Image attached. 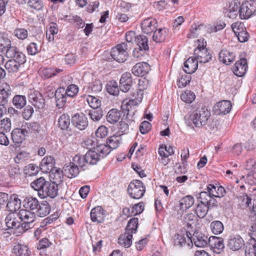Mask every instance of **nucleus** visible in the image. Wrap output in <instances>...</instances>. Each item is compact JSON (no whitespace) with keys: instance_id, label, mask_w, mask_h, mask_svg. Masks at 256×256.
I'll use <instances>...</instances> for the list:
<instances>
[{"instance_id":"obj_1","label":"nucleus","mask_w":256,"mask_h":256,"mask_svg":"<svg viewBox=\"0 0 256 256\" xmlns=\"http://www.w3.org/2000/svg\"><path fill=\"white\" fill-rule=\"evenodd\" d=\"M210 116V112L204 108H198L194 110L188 118V122L194 124L195 127L200 128L207 124Z\"/></svg>"},{"instance_id":"obj_2","label":"nucleus","mask_w":256,"mask_h":256,"mask_svg":"<svg viewBox=\"0 0 256 256\" xmlns=\"http://www.w3.org/2000/svg\"><path fill=\"white\" fill-rule=\"evenodd\" d=\"M144 92L136 89L130 94L128 102L122 105V108L128 116L131 115L130 112L132 108L140 103L143 98Z\"/></svg>"},{"instance_id":"obj_3","label":"nucleus","mask_w":256,"mask_h":256,"mask_svg":"<svg viewBox=\"0 0 256 256\" xmlns=\"http://www.w3.org/2000/svg\"><path fill=\"white\" fill-rule=\"evenodd\" d=\"M256 12V1L246 0L243 2L238 10L239 16L242 20H246Z\"/></svg>"},{"instance_id":"obj_4","label":"nucleus","mask_w":256,"mask_h":256,"mask_svg":"<svg viewBox=\"0 0 256 256\" xmlns=\"http://www.w3.org/2000/svg\"><path fill=\"white\" fill-rule=\"evenodd\" d=\"M146 191L144 184L140 180H133L130 182L128 188L130 196L134 199H140L142 198Z\"/></svg>"},{"instance_id":"obj_5","label":"nucleus","mask_w":256,"mask_h":256,"mask_svg":"<svg viewBox=\"0 0 256 256\" xmlns=\"http://www.w3.org/2000/svg\"><path fill=\"white\" fill-rule=\"evenodd\" d=\"M126 44L123 42L113 48L110 52L112 58L118 62H125L128 57V54L126 51Z\"/></svg>"},{"instance_id":"obj_6","label":"nucleus","mask_w":256,"mask_h":256,"mask_svg":"<svg viewBox=\"0 0 256 256\" xmlns=\"http://www.w3.org/2000/svg\"><path fill=\"white\" fill-rule=\"evenodd\" d=\"M206 42H204L203 40L202 44H199L194 50V54L195 58L198 60V62L200 63L205 64L212 59V56L206 48Z\"/></svg>"},{"instance_id":"obj_7","label":"nucleus","mask_w":256,"mask_h":256,"mask_svg":"<svg viewBox=\"0 0 256 256\" xmlns=\"http://www.w3.org/2000/svg\"><path fill=\"white\" fill-rule=\"evenodd\" d=\"M58 185L56 182H50L46 180L45 182L39 192L38 196L42 198L49 196L54 198L58 195Z\"/></svg>"},{"instance_id":"obj_8","label":"nucleus","mask_w":256,"mask_h":256,"mask_svg":"<svg viewBox=\"0 0 256 256\" xmlns=\"http://www.w3.org/2000/svg\"><path fill=\"white\" fill-rule=\"evenodd\" d=\"M18 216L20 222H22V227L26 230L30 228V224L35 221L36 218V212L22 209L18 212Z\"/></svg>"},{"instance_id":"obj_9","label":"nucleus","mask_w":256,"mask_h":256,"mask_svg":"<svg viewBox=\"0 0 256 256\" xmlns=\"http://www.w3.org/2000/svg\"><path fill=\"white\" fill-rule=\"evenodd\" d=\"M138 50L136 48L133 51V56L134 58H138L140 56H142V52L148 50V38L144 35L140 34L136 38Z\"/></svg>"},{"instance_id":"obj_10","label":"nucleus","mask_w":256,"mask_h":256,"mask_svg":"<svg viewBox=\"0 0 256 256\" xmlns=\"http://www.w3.org/2000/svg\"><path fill=\"white\" fill-rule=\"evenodd\" d=\"M29 102L36 109L42 110L46 106V100L42 94L38 91L31 92L28 96Z\"/></svg>"},{"instance_id":"obj_11","label":"nucleus","mask_w":256,"mask_h":256,"mask_svg":"<svg viewBox=\"0 0 256 256\" xmlns=\"http://www.w3.org/2000/svg\"><path fill=\"white\" fill-rule=\"evenodd\" d=\"M0 197L2 202H6L8 200V194L4 192H0ZM21 204L20 200L16 194H12L8 198L6 206L10 212H16L19 209Z\"/></svg>"},{"instance_id":"obj_12","label":"nucleus","mask_w":256,"mask_h":256,"mask_svg":"<svg viewBox=\"0 0 256 256\" xmlns=\"http://www.w3.org/2000/svg\"><path fill=\"white\" fill-rule=\"evenodd\" d=\"M174 245L179 247H182L186 244L188 246L192 245V234L189 232H186L182 234H176L174 237Z\"/></svg>"},{"instance_id":"obj_13","label":"nucleus","mask_w":256,"mask_h":256,"mask_svg":"<svg viewBox=\"0 0 256 256\" xmlns=\"http://www.w3.org/2000/svg\"><path fill=\"white\" fill-rule=\"evenodd\" d=\"M12 93V88L7 83L3 84L0 87V106L6 108Z\"/></svg>"},{"instance_id":"obj_14","label":"nucleus","mask_w":256,"mask_h":256,"mask_svg":"<svg viewBox=\"0 0 256 256\" xmlns=\"http://www.w3.org/2000/svg\"><path fill=\"white\" fill-rule=\"evenodd\" d=\"M132 80L130 72L123 74L120 80V90L124 92H128L132 89Z\"/></svg>"},{"instance_id":"obj_15","label":"nucleus","mask_w":256,"mask_h":256,"mask_svg":"<svg viewBox=\"0 0 256 256\" xmlns=\"http://www.w3.org/2000/svg\"><path fill=\"white\" fill-rule=\"evenodd\" d=\"M209 246L216 254H220L224 250V244L222 238L216 236H210L208 238Z\"/></svg>"},{"instance_id":"obj_16","label":"nucleus","mask_w":256,"mask_h":256,"mask_svg":"<svg viewBox=\"0 0 256 256\" xmlns=\"http://www.w3.org/2000/svg\"><path fill=\"white\" fill-rule=\"evenodd\" d=\"M28 131L26 130V126L22 128H16L12 132V139L15 144H21L28 135Z\"/></svg>"},{"instance_id":"obj_17","label":"nucleus","mask_w":256,"mask_h":256,"mask_svg":"<svg viewBox=\"0 0 256 256\" xmlns=\"http://www.w3.org/2000/svg\"><path fill=\"white\" fill-rule=\"evenodd\" d=\"M55 160L52 156H47L44 157L42 160L40 168L44 173L50 174L54 171L55 167Z\"/></svg>"},{"instance_id":"obj_18","label":"nucleus","mask_w":256,"mask_h":256,"mask_svg":"<svg viewBox=\"0 0 256 256\" xmlns=\"http://www.w3.org/2000/svg\"><path fill=\"white\" fill-rule=\"evenodd\" d=\"M232 106L230 100H224L216 103L214 107V110L216 114H226L230 112Z\"/></svg>"},{"instance_id":"obj_19","label":"nucleus","mask_w":256,"mask_h":256,"mask_svg":"<svg viewBox=\"0 0 256 256\" xmlns=\"http://www.w3.org/2000/svg\"><path fill=\"white\" fill-rule=\"evenodd\" d=\"M244 245V239L238 234L230 236L228 246L232 250H238Z\"/></svg>"},{"instance_id":"obj_20","label":"nucleus","mask_w":256,"mask_h":256,"mask_svg":"<svg viewBox=\"0 0 256 256\" xmlns=\"http://www.w3.org/2000/svg\"><path fill=\"white\" fill-rule=\"evenodd\" d=\"M248 68L246 59L242 58L236 62L233 68V72L236 76L242 77L246 73Z\"/></svg>"},{"instance_id":"obj_21","label":"nucleus","mask_w":256,"mask_h":256,"mask_svg":"<svg viewBox=\"0 0 256 256\" xmlns=\"http://www.w3.org/2000/svg\"><path fill=\"white\" fill-rule=\"evenodd\" d=\"M157 21L152 18H148L143 20L141 23V28L144 33L150 34L156 30Z\"/></svg>"},{"instance_id":"obj_22","label":"nucleus","mask_w":256,"mask_h":256,"mask_svg":"<svg viewBox=\"0 0 256 256\" xmlns=\"http://www.w3.org/2000/svg\"><path fill=\"white\" fill-rule=\"evenodd\" d=\"M6 57L10 60L26 59L25 55L20 52L15 46L12 45V43L8 46L5 52Z\"/></svg>"},{"instance_id":"obj_23","label":"nucleus","mask_w":256,"mask_h":256,"mask_svg":"<svg viewBox=\"0 0 256 256\" xmlns=\"http://www.w3.org/2000/svg\"><path fill=\"white\" fill-rule=\"evenodd\" d=\"M26 62V59L8 60L4 64V68L10 73H14L18 71L22 65Z\"/></svg>"},{"instance_id":"obj_24","label":"nucleus","mask_w":256,"mask_h":256,"mask_svg":"<svg viewBox=\"0 0 256 256\" xmlns=\"http://www.w3.org/2000/svg\"><path fill=\"white\" fill-rule=\"evenodd\" d=\"M192 239L195 246L198 248L204 247L208 244V236L198 232H194L192 236Z\"/></svg>"},{"instance_id":"obj_25","label":"nucleus","mask_w":256,"mask_h":256,"mask_svg":"<svg viewBox=\"0 0 256 256\" xmlns=\"http://www.w3.org/2000/svg\"><path fill=\"white\" fill-rule=\"evenodd\" d=\"M72 122L78 129L82 130L88 126V118L84 114H75L72 118Z\"/></svg>"},{"instance_id":"obj_26","label":"nucleus","mask_w":256,"mask_h":256,"mask_svg":"<svg viewBox=\"0 0 256 256\" xmlns=\"http://www.w3.org/2000/svg\"><path fill=\"white\" fill-rule=\"evenodd\" d=\"M6 226L8 228H18L22 224L18 213H11L8 214L5 219Z\"/></svg>"},{"instance_id":"obj_27","label":"nucleus","mask_w":256,"mask_h":256,"mask_svg":"<svg viewBox=\"0 0 256 256\" xmlns=\"http://www.w3.org/2000/svg\"><path fill=\"white\" fill-rule=\"evenodd\" d=\"M150 70V66L145 62H138L132 68V74L138 76L142 77L148 74Z\"/></svg>"},{"instance_id":"obj_28","label":"nucleus","mask_w":256,"mask_h":256,"mask_svg":"<svg viewBox=\"0 0 256 256\" xmlns=\"http://www.w3.org/2000/svg\"><path fill=\"white\" fill-rule=\"evenodd\" d=\"M64 174L68 178L76 177L79 174V168L74 162L66 164L63 167Z\"/></svg>"},{"instance_id":"obj_29","label":"nucleus","mask_w":256,"mask_h":256,"mask_svg":"<svg viewBox=\"0 0 256 256\" xmlns=\"http://www.w3.org/2000/svg\"><path fill=\"white\" fill-rule=\"evenodd\" d=\"M66 94L65 89L64 88H59L54 92L56 106L58 108H63L66 102L67 96Z\"/></svg>"},{"instance_id":"obj_30","label":"nucleus","mask_w":256,"mask_h":256,"mask_svg":"<svg viewBox=\"0 0 256 256\" xmlns=\"http://www.w3.org/2000/svg\"><path fill=\"white\" fill-rule=\"evenodd\" d=\"M210 30V28H207L206 26L204 24H200L197 26L196 24H194L192 26L190 31L191 34H188V38H196L198 35H204L206 32H208Z\"/></svg>"},{"instance_id":"obj_31","label":"nucleus","mask_w":256,"mask_h":256,"mask_svg":"<svg viewBox=\"0 0 256 256\" xmlns=\"http://www.w3.org/2000/svg\"><path fill=\"white\" fill-rule=\"evenodd\" d=\"M198 60H196L195 58H189L184 62V71L188 74H193L198 68Z\"/></svg>"},{"instance_id":"obj_32","label":"nucleus","mask_w":256,"mask_h":256,"mask_svg":"<svg viewBox=\"0 0 256 256\" xmlns=\"http://www.w3.org/2000/svg\"><path fill=\"white\" fill-rule=\"evenodd\" d=\"M240 3L238 0H232L230 2L228 8L224 12L225 15L230 18H236L238 12V9H240Z\"/></svg>"},{"instance_id":"obj_33","label":"nucleus","mask_w":256,"mask_h":256,"mask_svg":"<svg viewBox=\"0 0 256 256\" xmlns=\"http://www.w3.org/2000/svg\"><path fill=\"white\" fill-rule=\"evenodd\" d=\"M39 202L36 198L32 196H28L23 201V206L24 209L34 212L38 208Z\"/></svg>"},{"instance_id":"obj_34","label":"nucleus","mask_w":256,"mask_h":256,"mask_svg":"<svg viewBox=\"0 0 256 256\" xmlns=\"http://www.w3.org/2000/svg\"><path fill=\"white\" fill-rule=\"evenodd\" d=\"M206 190L212 196L218 198L224 196L226 194V190L222 186H214L212 184H209Z\"/></svg>"},{"instance_id":"obj_35","label":"nucleus","mask_w":256,"mask_h":256,"mask_svg":"<svg viewBox=\"0 0 256 256\" xmlns=\"http://www.w3.org/2000/svg\"><path fill=\"white\" fill-rule=\"evenodd\" d=\"M104 210L100 206L92 208L90 212V218L92 222L98 223L102 222L104 220Z\"/></svg>"},{"instance_id":"obj_36","label":"nucleus","mask_w":256,"mask_h":256,"mask_svg":"<svg viewBox=\"0 0 256 256\" xmlns=\"http://www.w3.org/2000/svg\"><path fill=\"white\" fill-rule=\"evenodd\" d=\"M234 54L227 50H222L219 53L220 60L227 65L230 64L234 61Z\"/></svg>"},{"instance_id":"obj_37","label":"nucleus","mask_w":256,"mask_h":256,"mask_svg":"<svg viewBox=\"0 0 256 256\" xmlns=\"http://www.w3.org/2000/svg\"><path fill=\"white\" fill-rule=\"evenodd\" d=\"M50 211V206L46 201H42L39 202V204L36 212L40 217H44L47 216Z\"/></svg>"},{"instance_id":"obj_38","label":"nucleus","mask_w":256,"mask_h":256,"mask_svg":"<svg viewBox=\"0 0 256 256\" xmlns=\"http://www.w3.org/2000/svg\"><path fill=\"white\" fill-rule=\"evenodd\" d=\"M86 163L90 165H94L100 160V156L95 151L88 150L85 154Z\"/></svg>"},{"instance_id":"obj_39","label":"nucleus","mask_w":256,"mask_h":256,"mask_svg":"<svg viewBox=\"0 0 256 256\" xmlns=\"http://www.w3.org/2000/svg\"><path fill=\"white\" fill-rule=\"evenodd\" d=\"M120 111L117 109L112 108L108 112L106 118L108 122L114 124L118 122L120 118Z\"/></svg>"},{"instance_id":"obj_40","label":"nucleus","mask_w":256,"mask_h":256,"mask_svg":"<svg viewBox=\"0 0 256 256\" xmlns=\"http://www.w3.org/2000/svg\"><path fill=\"white\" fill-rule=\"evenodd\" d=\"M70 124V120L68 114H62L58 120V126L62 130H68Z\"/></svg>"},{"instance_id":"obj_41","label":"nucleus","mask_w":256,"mask_h":256,"mask_svg":"<svg viewBox=\"0 0 256 256\" xmlns=\"http://www.w3.org/2000/svg\"><path fill=\"white\" fill-rule=\"evenodd\" d=\"M13 252L16 256H30V254L28 248L21 244L15 245L13 248Z\"/></svg>"},{"instance_id":"obj_42","label":"nucleus","mask_w":256,"mask_h":256,"mask_svg":"<svg viewBox=\"0 0 256 256\" xmlns=\"http://www.w3.org/2000/svg\"><path fill=\"white\" fill-rule=\"evenodd\" d=\"M166 36L167 30L165 28H159L154 30L152 38L156 42H162L165 40Z\"/></svg>"},{"instance_id":"obj_43","label":"nucleus","mask_w":256,"mask_h":256,"mask_svg":"<svg viewBox=\"0 0 256 256\" xmlns=\"http://www.w3.org/2000/svg\"><path fill=\"white\" fill-rule=\"evenodd\" d=\"M13 105L18 109H22L26 104V98L25 96L16 94L12 100Z\"/></svg>"},{"instance_id":"obj_44","label":"nucleus","mask_w":256,"mask_h":256,"mask_svg":"<svg viewBox=\"0 0 256 256\" xmlns=\"http://www.w3.org/2000/svg\"><path fill=\"white\" fill-rule=\"evenodd\" d=\"M132 235L130 233L126 232L120 236L118 238V244L122 246L129 248L132 244Z\"/></svg>"},{"instance_id":"obj_45","label":"nucleus","mask_w":256,"mask_h":256,"mask_svg":"<svg viewBox=\"0 0 256 256\" xmlns=\"http://www.w3.org/2000/svg\"><path fill=\"white\" fill-rule=\"evenodd\" d=\"M194 203V198L192 196L188 195L184 196L180 200V208L186 210L192 206Z\"/></svg>"},{"instance_id":"obj_46","label":"nucleus","mask_w":256,"mask_h":256,"mask_svg":"<svg viewBox=\"0 0 256 256\" xmlns=\"http://www.w3.org/2000/svg\"><path fill=\"white\" fill-rule=\"evenodd\" d=\"M60 68H45L41 70V74L44 78H49L55 76L58 73L62 72Z\"/></svg>"},{"instance_id":"obj_47","label":"nucleus","mask_w":256,"mask_h":256,"mask_svg":"<svg viewBox=\"0 0 256 256\" xmlns=\"http://www.w3.org/2000/svg\"><path fill=\"white\" fill-rule=\"evenodd\" d=\"M138 219L137 218H131L128 222L126 228V232L130 233L132 234L136 233L138 226Z\"/></svg>"},{"instance_id":"obj_48","label":"nucleus","mask_w":256,"mask_h":256,"mask_svg":"<svg viewBox=\"0 0 256 256\" xmlns=\"http://www.w3.org/2000/svg\"><path fill=\"white\" fill-rule=\"evenodd\" d=\"M88 114L93 121H98L103 116V111L100 108H92L88 110Z\"/></svg>"},{"instance_id":"obj_49","label":"nucleus","mask_w":256,"mask_h":256,"mask_svg":"<svg viewBox=\"0 0 256 256\" xmlns=\"http://www.w3.org/2000/svg\"><path fill=\"white\" fill-rule=\"evenodd\" d=\"M107 92L111 95L118 96L120 92V86H118L116 81L109 82L106 86Z\"/></svg>"},{"instance_id":"obj_50","label":"nucleus","mask_w":256,"mask_h":256,"mask_svg":"<svg viewBox=\"0 0 256 256\" xmlns=\"http://www.w3.org/2000/svg\"><path fill=\"white\" fill-rule=\"evenodd\" d=\"M120 140V136L114 135L107 139L106 144L111 150H114L118 147Z\"/></svg>"},{"instance_id":"obj_51","label":"nucleus","mask_w":256,"mask_h":256,"mask_svg":"<svg viewBox=\"0 0 256 256\" xmlns=\"http://www.w3.org/2000/svg\"><path fill=\"white\" fill-rule=\"evenodd\" d=\"M210 229L213 234H221L224 229L222 223L219 220H214L210 224Z\"/></svg>"},{"instance_id":"obj_52","label":"nucleus","mask_w":256,"mask_h":256,"mask_svg":"<svg viewBox=\"0 0 256 256\" xmlns=\"http://www.w3.org/2000/svg\"><path fill=\"white\" fill-rule=\"evenodd\" d=\"M209 207L207 204L202 203L198 204L195 210V212L200 218H204L209 210Z\"/></svg>"},{"instance_id":"obj_53","label":"nucleus","mask_w":256,"mask_h":256,"mask_svg":"<svg viewBox=\"0 0 256 256\" xmlns=\"http://www.w3.org/2000/svg\"><path fill=\"white\" fill-rule=\"evenodd\" d=\"M194 94L189 90H186L180 95L181 100L184 102L188 104L192 103L195 99Z\"/></svg>"},{"instance_id":"obj_54","label":"nucleus","mask_w":256,"mask_h":256,"mask_svg":"<svg viewBox=\"0 0 256 256\" xmlns=\"http://www.w3.org/2000/svg\"><path fill=\"white\" fill-rule=\"evenodd\" d=\"M24 170L26 175L32 176L38 174L39 171V168L36 164H31L26 166Z\"/></svg>"},{"instance_id":"obj_55","label":"nucleus","mask_w":256,"mask_h":256,"mask_svg":"<svg viewBox=\"0 0 256 256\" xmlns=\"http://www.w3.org/2000/svg\"><path fill=\"white\" fill-rule=\"evenodd\" d=\"M45 181L46 180L43 177H40L34 180L31 183L32 188H33L35 190L38 191V194H39V192L41 190V189L42 188Z\"/></svg>"},{"instance_id":"obj_56","label":"nucleus","mask_w":256,"mask_h":256,"mask_svg":"<svg viewBox=\"0 0 256 256\" xmlns=\"http://www.w3.org/2000/svg\"><path fill=\"white\" fill-rule=\"evenodd\" d=\"M86 100L89 106L92 108H100V106L101 101L98 98L88 95L87 96H86Z\"/></svg>"},{"instance_id":"obj_57","label":"nucleus","mask_w":256,"mask_h":256,"mask_svg":"<svg viewBox=\"0 0 256 256\" xmlns=\"http://www.w3.org/2000/svg\"><path fill=\"white\" fill-rule=\"evenodd\" d=\"M16 164H16H10L8 168V173L10 177H15L20 175L21 174L20 169Z\"/></svg>"},{"instance_id":"obj_58","label":"nucleus","mask_w":256,"mask_h":256,"mask_svg":"<svg viewBox=\"0 0 256 256\" xmlns=\"http://www.w3.org/2000/svg\"><path fill=\"white\" fill-rule=\"evenodd\" d=\"M212 196L207 190V192H200L198 198L199 200L200 203L208 204Z\"/></svg>"},{"instance_id":"obj_59","label":"nucleus","mask_w":256,"mask_h":256,"mask_svg":"<svg viewBox=\"0 0 256 256\" xmlns=\"http://www.w3.org/2000/svg\"><path fill=\"white\" fill-rule=\"evenodd\" d=\"M11 121L8 118H4L0 120V129L4 132H8L11 130Z\"/></svg>"},{"instance_id":"obj_60","label":"nucleus","mask_w":256,"mask_h":256,"mask_svg":"<svg viewBox=\"0 0 256 256\" xmlns=\"http://www.w3.org/2000/svg\"><path fill=\"white\" fill-rule=\"evenodd\" d=\"M97 152H99L102 154V157L106 156L111 152V150L107 145V144H100L97 146Z\"/></svg>"},{"instance_id":"obj_61","label":"nucleus","mask_w":256,"mask_h":256,"mask_svg":"<svg viewBox=\"0 0 256 256\" xmlns=\"http://www.w3.org/2000/svg\"><path fill=\"white\" fill-rule=\"evenodd\" d=\"M65 92L68 96L72 98L78 94V88L76 84H72L67 88L66 90H65Z\"/></svg>"},{"instance_id":"obj_62","label":"nucleus","mask_w":256,"mask_h":256,"mask_svg":"<svg viewBox=\"0 0 256 256\" xmlns=\"http://www.w3.org/2000/svg\"><path fill=\"white\" fill-rule=\"evenodd\" d=\"M191 76L190 75H182L181 78L179 79L178 82V86L179 88L185 87L187 86L190 82Z\"/></svg>"},{"instance_id":"obj_63","label":"nucleus","mask_w":256,"mask_h":256,"mask_svg":"<svg viewBox=\"0 0 256 256\" xmlns=\"http://www.w3.org/2000/svg\"><path fill=\"white\" fill-rule=\"evenodd\" d=\"M28 4L31 8L37 10H40L43 8V4L40 0H29Z\"/></svg>"},{"instance_id":"obj_64","label":"nucleus","mask_w":256,"mask_h":256,"mask_svg":"<svg viewBox=\"0 0 256 256\" xmlns=\"http://www.w3.org/2000/svg\"><path fill=\"white\" fill-rule=\"evenodd\" d=\"M238 41L240 42H244L248 40L249 38V34L246 32V28L242 31L237 32L236 34Z\"/></svg>"}]
</instances>
